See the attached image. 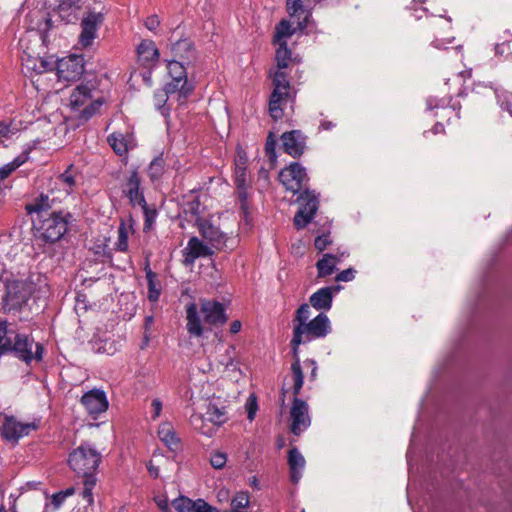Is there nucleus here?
Here are the masks:
<instances>
[{"mask_svg": "<svg viewBox=\"0 0 512 512\" xmlns=\"http://www.w3.org/2000/svg\"><path fill=\"white\" fill-rule=\"evenodd\" d=\"M286 6L289 15L297 19L298 28L304 30L311 17L310 8L305 5V0H287Z\"/></svg>", "mask_w": 512, "mask_h": 512, "instance_id": "obj_21", "label": "nucleus"}, {"mask_svg": "<svg viewBox=\"0 0 512 512\" xmlns=\"http://www.w3.org/2000/svg\"><path fill=\"white\" fill-rule=\"evenodd\" d=\"M279 48L276 51V62H277V70H283L288 67V62L291 59V51L287 47L286 41L278 44Z\"/></svg>", "mask_w": 512, "mask_h": 512, "instance_id": "obj_36", "label": "nucleus"}, {"mask_svg": "<svg viewBox=\"0 0 512 512\" xmlns=\"http://www.w3.org/2000/svg\"><path fill=\"white\" fill-rule=\"evenodd\" d=\"M35 428L33 423H22L13 416H6L1 425V432L6 440L17 442Z\"/></svg>", "mask_w": 512, "mask_h": 512, "instance_id": "obj_15", "label": "nucleus"}, {"mask_svg": "<svg viewBox=\"0 0 512 512\" xmlns=\"http://www.w3.org/2000/svg\"><path fill=\"white\" fill-rule=\"evenodd\" d=\"M245 407H246V411H247V418L250 421H252L255 418L257 408H258L256 398L251 395L247 399Z\"/></svg>", "mask_w": 512, "mask_h": 512, "instance_id": "obj_51", "label": "nucleus"}, {"mask_svg": "<svg viewBox=\"0 0 512 512\" xmlns=\"http://www.w3.org/2000/svg\"><path fill=\"white\" fill-rule=\"evenodd\" d=\"M169 96L170 95L164 89L156 91L153 97L154 106L157 109H162L166 104Z\"/></svg>", "mask_w": 512, "mask_h": 512, "instance_id": "obj_50", "label": "nucleus"}, {"mask_svg": "<svg viewBox=\"0 0 512 512\" xmlns=\"http://www.w3.org/2000/svg\"><path fill=\"white\" fill-rule=\"evenodd\" d=\"M139 60L144 66L153 65L159 58V50L152 40H143L137 49Z\"/></svg>", "mask_w": 512, "mask_h": 512, "instance_id": "obj_25", "label": "nucleus"}, {"mask_svg": "<svg viewBox=\"0 0 512 512\" xmlns=\"http://www.w3.org/2000/svg\"><path fill=\"white\" fill-rule=\"evenodd\" d=\"M164 171V160L160 157L155 158L148 167V174L152 180L158 179Z\"/></svg>", "mask_w": 512, "mask_h": 512, "instance_id": "obj_44", "label": "nucleus"}, {"mask_svg": "<svg viewBox=\"0 0 512 512\" xmlns=\"http://www.w3.org/2000/svg\"><path fill=\"white\" fill-rule=\"evenodd\" d=\"M248 187H237V195L240 203V209L243 213L244 220L249 224V205H248Z\"/></svg>", "mask_w": 512, "mask_h": 512, "instance_id": "obj_39", "label": "nucleus"}, {"mask_svg": "<svg viewBox=\"0 0 512 512\" xmlns=\"http://www.w3.org/2000/svg\"><path fill=\"white\" fill-rule=\"evenodd\" d=\"M68 221L62 212H51L43 215L34 224L35 239L43 243L53 244L59 241L67 231Z\"/></svg>", "mask_w": 512, "mask_h": 512, "instance_id": "obj_4", "label": "nucleus"}, {"mask_svg": "<svg viewBox=\"0 0 512 512\" xmlns=\"http://www.w3.org/2000/svg\"><path fill=\"white\" fill-rule=\"evenodd\" d=\"M205 415L207 416V421L214 425L216 430L227 421L225 407H218L214 403H209Z\"/></svg>", "mask_w": 512, "mask_h": 512, "instance_id": "obj_32", "label": "nucleus"}, {"mask_svg": "<svg viewBox=\"0 0 512 512\" xmlns=\"http://www.w3.org/2000/svg\"><path fill=\"white\" fill-rule=\"evenodd\" d=\"M298 202L300 208L294 216V225L302 229L309 224L316 214L319 206L317 195L308 189H305L299 196Z\"/></svg>", "mask_w": 512, "mask_h": 512, "instance_id": "obj_9", "label": "nucleus"}, {"mask_svg": "<svg viewBox=\"0 0 512 512\" xmlns=\"http://www.w3.org/2000/svg\"><path fill=\"white\" fill-rule=\"evenodd\" d=\"M151 407L153 409V419H156L160 416L162 411V402L159 399H154L151 402Z\"/></svg>", "mask_w": 512, "mask_h": 512, "instance_id": "obj_58", "label": "nucleus"}, {"mask_svg": "<svg viewBox=\"0 0 512 512\" xmlns=\"http://www.w3.org/2000/svg\"><path fill=\"white\" fill-rule=\"evenodd\" d=\"M34 291L33 283L27 280H11L6 283V292L2 298L6 313L18 312L27 304Z\"/></svg>", "mask_w": 512, "mask_h": 512, "instance_id": "obj_5", "label": "nucleus"}, {"mask_svg": "<svg viewBox=\"0 0 512 512\" xmlns=\"http://www.w3.org/2000/svg\"><path fill=\"white\" fill-rule=\"evenodd\" d=\"M14 133V130L11 129L9 124L0 122V143H2L4 139L10 138Z\"/></svg>", "mask_w": 512, "mask_h": 512, "instance_id": "obj_56", "label": "nucleus"}, {"mask_svg": "<svg viewBox=\"0 0 512 512\" xmlns=\"http://www.w3.org/2000/svg\"><path fill=\"white\" fill-rule=\"evenodd\" d=\"M331 330L330 321L326 314L320 313L305 326H294L293 338L291 340L294 362L291 365V371L294 380V392L299 394L303 386L304 375L298 356L299 345L309 342L312 339L323 338Z\"/></svg>", "mask_w": 512, "mask_h": 512, "instance_id": "obj_1", "label": "nucleus"}, {"mask_svg": "<svg viewBox=\"0 0 512 512\" xmlns=\"http://www.w3.org/2000/svg\"><path fill=\"white\" fill-rule=\"evenodd\" d=\"M107 141L113 151L119 156L126 155L129 149L133 147L132 136L129 134L114 132L108 136Z\"/></svg>", "mask_w": 512, "mask_h": 512, "instance_id": "obj_24", "label": "nucleus"}, {"mask_svg": "<svg viewBox=\"0 0 512 512\" xmlns=\"http://www.w3.org/2000/svg\"><path fill=\"white\" fill-rule=\"evenodd\" d=\"M168 73L173 80L179 81H188L187 73L183 66V64L178 60H172L168 62L167 65Z\"/></svg>", "mask_w": 512, "mask_h": 512, "instance_id": "obj_35", "label": "nucleus"}, {"mask_svg": "<svg viewBox=\"0 0 512 512\" xmlns=\"http://www.w3.org/2000/svg\"><path fill=\"white\" fill-rule=\"evenodd\" d=\"M305 458L296 447H293L288 452V465L290 469L291 481L296 484L302 477V472L305 468Z\"/></svg>", "mask_w": 512, "mask_h": 512, "instance_id": "obj_23", "label": "nucleus"}, {"mask_svg": "<svg viewBox=\"0 0 512 512\" xmlns=\"http://www.w3.org/2000/svg\"><path fill=\"white\" fill-rule=\"evenodd\" d=\"M227 462V456L223 452H213L210 457V463L215 469H222Z\"/></svg>", "mask_w": 512, "mask_h": 512, "instance_id": "obj_48", "label": "nucleus"}, {"mask_svg": "<svg viewBox=\"0 0 512 512\" xmlns=\"http://www.w3.org/2000/svg\"><path fill=\"white\" fill-rule=\"evenodd\" d=\"M26 161L25 157L18 156L12 162L5 164L0 168V179H6L11 175L13 171H15L18 167H20Z\"/></svg>", "mask_w": 512, "mask_h": 512, "instance_id": "obj_43", "label": "nucleus"}, {"mask_svg": "<svg viewBox=\"0 0 512 512\" xmlns=\"http://www.w3.org/2000/svg\"><path fill=\"white\" fill-rule=\"evenodd\" d=\"M131 227H128L124 222H121L118 227V239L116 248L118 251L126 252L128 250V237Z\"/></svg>", "mask_w": 512, "mask_h": 512, "instance_id": "obj_38", "label": "nucleus"}, {"mask_svg": "<svg viewBox=\"0 0 512 512\" xmlns=\"http://www.w3.org/2000/svg\"><path fill=\"white\" fill-rule=\"evenodd\" d=\"M27 67L34 70L38 74L52 71L54 69V63L46 59H28Z\"/></svg>", "mask_w": 512, "mask_h": 512, "instance_id": "obj_37", "label": "nucleus"}, {"mask_svg": "<svg viewBox=\"0 0 512 512\" xmlns=\"http://www.w3.org/2000/svg\"><path fill=\"white\" fill-rule=\"evenodd\" d=\"M146 278L148 282V299L150 301H157L160 296V290L156 288L155 278L156 275L151 269L146 270Z\"/></svg>", "mask_w": 512, "mask_h": 512, "instance_id": "obj_42", "label": "nucleus"}, {"mask_svg": "<svg viewBox=\"0 0 512 512\" xmlns=\"http://www.w3.org/2000/svg\"><path fill=\"white\" fill-rule=\"evenodd\" d=\"M141 207L143 208L144 214H145L144 230H149L155 220L156 211L149 210L146 203H145V206H141Z\"/></svg>", "mask_w": 512, "mask_h": 512, "instance_id": "obj_52", "label": "nucleus"}, {"mask_svg": "<svg viewBox=\"0 0 512 512\" xmlns=\"http://www.w3.org/2000/svg\"><path fill=\"white\" fill-rule=\"evenodd\" d=\"M283 150L290 156L300 157L306 147V137L300 130L285 132L281 136Z\"/></svg>", "mask_w": 512, "mask_h": 512, "instance_id": "obj_16", "label": "nucleus"}, {"mask_svg": "<svg viewBox=\"0 0 512 512\" xmlns=\"http://www.w3.org/2000/svg\"><path fill=\"white\" fill-rule=\"evenodd\" d=\"M275 145L276 141L273 138L272 133H269L265 145V152L271 162H274L276 160Z\"/></svg>", "mask_w": 512, "mask_h": 512, "instance_id": "obj_49", "label": "nucleus"}, {"mask_svg": "<svg viewBox=\"0 0 512 512\" xmlns=\"http://www.w3.org/2000/svg\"><path fill=\"white\" fill-rule=\"evenodd\" d=\"M157 505L163 511L168 510V501L167 500H159V501H157Z\"/></svg>", "mask_w": 512, "mask_h": 512, "instance_id": "obj_64", "label": "nucleus"}, {"mask_svg": "<svg viewBox=\"0 0 512 512\" xmlns=\"http://www.w3.org/2000/svg\"><path fill=\"white\" fill-rule=\"evenodd\" d=\"M184 264L192 265L197 258L213 255V250L197 237H191L183 250Z\"/></svg>", "mask_w": 512, "mask_h": 512, "instance_id": "obj_18", "label": "nucleus"}, {"mask_svg": "<svg viewBox=\"0 0 512 512\" xmlns=\"http://www.w3.org/2000/svg\"><path fill=\"white\" fill-rule=\"evenodd\" d=\"M69 102L71 108L79 110L85 120L91 118L102 105L100 99L92 101L91 89L87 85L77 86L71 93Z\"/></svg>", "mask_w": 512, "mask_h": 512, "instance_id": "obj_7", "label": "nucleus"}, {"mask_svg": "<svg viewBox=\"0 0 512 512\" xmlns=\"http://www.w3.org/2000/svg\"><path fill=\"white\" fill-rule=\"evenodd\" d=\"M65 496L66 495L62 494V493H58V494L53 495L52 503L55 505V508H58L61 505V503L65 499Z\"/></svg>", "mask_w": 512, "mask_h": 512, "instance_id": "obj_60", "label": "nucleus"}, {"mask_svg": "<svg viewBox=\"0 0 512 512\" xmlns=\"http://www.w3.org/2000/svg\"><path fill=\"white\" fill-rule=\"evenodd\" d=\"M105 12H95L89 10L86 12L81 20V33L79 35V43L83 47H89L92 45L94 39L97 36L99 27L104 22Z\"/></svg>", "mask_w": 512, "mask_h": 512, "instance_id": "obj_11", "label": "nucleus"}, {"mask_svg": "<svg viewBox=\"0 0 512 512\" xmlns=\"http://www.w3.org/2000/svg\"><path fill=\"white\" fill-rule=\"evenodd\" d=\"M200 235L211 247L217 250L232 249L235 244L233 238H229L218 227L214 226L207 220L198 223Z\"/></svg>", "mask_w": 512, "mask_h": 512, "instance_id": "obj_10", "label": "nucleus"}, {"mask_svg": "<svg viewBox=\"0 0 512 512\" xmlns=\"http://www.w3.org/2000/svg\"><path fill=\"white\" fill-rule=\"evenodd\" d=\"M249 505V496L245 492L238 493L231 501L232 509L240 510Z\"/></svg>", "mask_w": 512, "mask_h": 512, "instance_id": "obj_47", "label": "nucleus"}, {"mask_svg": "<svg viewBox=\"0 0 512 512\" xmlns=\"http://www.w3.org/2000/svg\"><path fill=\"white\" fill-rule=\"evenodd\" d=\"M95 484L96 477L85 478L83 481L84 488L82 491V496L83 499L86 500L88 504L93 503L92 489L94 488Z\"/></svg>", "mask_w": 512, "mask_h": 512, "instance_id": "obj_46", "label": "nucleus"}, {"mask_svg": "<svg viewBox=\"0 0 512 512\" xmlns=\"http://www.w3.org/2000/svg\"><path fill=\"white\" fill-rule=\"evenodd\" d=\"M81 403L86 408L87 412L93 416L105 412L108 408L105 393L97 389L85 393L81 398Z\"/></svg>", "mask_w": 512, "mask_h": 512, "instance_id": "obj_17", "label": "nucleus"}, {"mask_svg": "<svg viewBox=\"0 0 512 512\" xmlns=\"http://www.w3.org/2000/svg\"><path fill=\"white\" fill-rule=\"evenodd\" d=\"M200 314L205 323L209 325H222L227 317L222 303L213 300H200V310L197 304L191 303L186 308L187 331L190 335L200 337L203 334Z\"/></svg>", "mask_w": 512, "mask_h": 512, "instance_id": "obj_2", "label": "nucleus"}, {"mask_svg": "<svg viewBox=\"0 0 512 512\" xmlns=\"http://www.w3.org/2000/svg\"><path fill=\"white\" fill-rule=\"evenodd\" d=\"M331 244V240L329 235H319L315 238L314 246L318 251H323L327 248L328 245Z\"/></svg>", "mask_w": 512, "mask_h": 512, "instance_id": "obj_54", "label": "nucleus"}, {"mask_svg": "<svg viewBox=\"0 0 512 512\" xmlns=\"http://www.w3.org/2000/svg\"><path fill=\"white\" fill-rule=\"evenodd\" d=\"M340 258L332 254H324L316 263L318 277L324 278L334 273Z\"/></svg>", "mask_w": 512, "mask_h": 512, "instance_id": "obj_29", "label": "nucleus"}, {"mask_svg": "<svg viewBox=\"0 0 512 512\" xmlns=\"http://www.w3.org/2000/svg\"><path fill=\"white\" fill-rule=\"evenodd\" d=\"M294 30L291 28V24L288 20H282L275 27L274 42L277 44L283 43L285 39L291 37Z\"/></svg>", "mask_w": 512, "mask_h": 512, "instance_id": "obj_34", "label": "nucleus"}, {"mask_svg": "<svg viewBox=\"0 0 512 512\" xmlns=\"http://www.w3.org/2000/svg\"><path fill=\"white\" fill-rule=\"evenodd\" d=\"M55 202V198L50 199L49 195L41 194L33 204L27 205L26 209L28 213H37L40 217L43 215L48 216L49 210L53 207V203Z\"/></svg>", "mask_w": 512, "mask_h": 512, "instance_id": "obj_30", "label": "nucleus"}, {"mask_svg": "<svg viewBox=\"0 0 512 512\" xmlns=\"http://www.w3.org/2000/svg\"><path fill=\"white\" fill-rule=\"evenodd\" d=\"M158 436L160 440L173 452L180 449V438L176 435L174 427L169 422H164L159 426Z\"/></svg>", "mask_w": 512, "mask_h": 512, "instance_id": "obj_26", "label": "nucleus"}, {"mask_svg": "<svg viewBox=\"0 0 512 512\" xmlns=\"http://www.w3.org/2000/svg\"><path fill=\"white\" fill-rule=\"evenodd\" d=\"M7 321H0V350L7 352V348L10 347L11 338L8 336L9 334Z\"/></svg>", "mask_w": 512, "mask_h": 512, "instance_id": "obj_45", "label": "nucleus"}, {"mask_svg": "<svg viewBox=\"0 0 512 512\" xmlns=\"http://www.w3.org/2000/svg\"><path fill=\"white\" fill-rule=\"evenodd\" d=\"M356 271L353 268H348L338 273L335 277L337 282H349L355 278Z\"/></svg>", "mask_w": 512, "mask_h": 512, "instance_id": "obj_53", "label": "nucleus"}, {"mask_svg": "<svg viewBox=\"0 0 512 512\" xmlns=\"http://www.w3.org/2000/svg\"><path fill=\"white\" fill-rule=\"evenodd\" d=\"M56 69L59 80H78L84 72V59L79 55H71L59 60Z\"/></svg>", "mask_w": 512, "mask_h": 512, "instance_id": "obj_13", "label": "nucleus"}, {"mask_svg": "<svg viewBox=\"0 0 512 512\" xmlns=\"http://www.w3.org/2000/svg\"><path fill=\"white\" fill-rule=\"evenodd\" d=\"M502 107L512 115V92L508 93L505 101L502 103Z\"/></svg>", "mask_w": 512, "mask_h": 512, "instance_id": "obj_59", "label": "nucleus"}, {"mask_svg": "<svg viewBox=\"0 0 512 512\" xmlns=\"http://www.w3.org/2000/svg\"><path fill=\"white\" fill-rule=\"evenodd\" d=\"M311 309L309 304L304 303L296 311L294 318V326H305L310 318Z\"/></svg>", "mask_w": 512, "mask_h": 512, "instance_id": "obj_41", "label": "nucleus"}, {"mask_svg": "<svg viewBox=\"0 0 512 512\" xmlns=\"http://www.w3.org/2000/svg\"><path fill=\"white\" fill-rule=\"evenodd\" d=\"M101 458V454L91 445L82 444L69 454L68 464L79 477L85 479L95 477Z\"/></svg>", "mask_w": 512, "mask_h": 512, "instance_id": "obj_3", "label": "nucleus"}, {"mask_svg": "<svg viewBox=\"0 0 512 512\" xmlns=\"http://www.w3.org/2000/svg\"><path fill=\"white\" fill-rule=\"evenodd\" d=\"M160 25V20L157 15H151L145 20V27L150 31H156Z\"/></svg>", "mask_w": 512, "mask_h": 512, "instance_id": "obj_57", "label": "nucleus"}, {"mask_svg": "<svg viewBox=\"0 0 512 512\" xmlns=\"http://www.w3.org/2000/svg\"><path fill=\"white\" fill-rule=\"evenodd\" d=\"M273 91L269 101V112L273 119L278 120L283 115L282 101L289 97L290 83L287 74L277 70L273 74Z\"/></svg>", "mask_w": 512, "mask_h": 512, "instance_id": "obj_8", "label": "nucleus"}, {"mask_svg": "<svg viewBox=\"0 0 512 512\" xmlns=\"http://www.w3.org/2000/svg\"><path fill=\"white\" fill-rule=\"evenodd\" d=\"M140 183V177L138 173L134 171L129 176L123 191L132 205L145 206L146 201L143 194L140 192Z\"/></svg>", "mask_w": 512, "mask_h": 512, "instance_id": "obj_22", "label": "nucleus"}, {"mask_svg": "<svg viewBox=\"0 0 512 512\" xmlns=\"http://www.w3.org/2000/svg\"><path fill=\"white\" fill-rule=\"evenodd\" d=\"M170 96L177 95L178 101H184L193 91V86L188 81L171 80L163 88Z\"/></svg>", "mask_w": 512, "mask_h": 512, "instance_id": "obj_27", "label": "nucleus"}, {"mask_svg": "<svg viewBox=\"0 0 512 512\" xmlns=\"http://www.w3.org/2000/svg\"><path fill=\"white\" fill-rule=\"evenodd\" d=\"M279 179L284 187L293 193L299 192L308 182L306 171L298 162H293L281 170Z\"/></svg>", "mask_w": 512, "mask_h": 512, "instance_id": "obj_12", "label": "nucleus"}, {"mask_svg": "<svg viewBox=\"0 0 512 512\" xmlns=\"http://www.w3.org/2000/svg\"><path fill=\"white\" fill-rule=\"evenodd\" d=\"M190 423L195 430L208 437H212L217 431L215 426L207 421V416L200 413L192 414Z\"/></svg>", "mask_w": 512, "mask_h": 512, "instance_id": "obj_31", "label": "nucleus"}, {"mask_svg": "<svg viewBox=\"0 0 512 512\" xmlns=\"http://www.w3.org/2000/svg\"><path fill=\"white\" fill-rule=\"evenodd\" d=\"M293 393H295L293 391ZM293 404L290 410L291 425L290 430L294 435H300L309 425L310 417L308 415V405L305 401L297 398L294 394Z\"/></svg>", "mask_w": 512, "mask_h": 512, "instance_id": "obj_14", "label": "nucleus"}, {"mask_svg": "<svg viewBox=\"0 0 512 512\" xmlns=\"http://www.w3.org/2000/svg\"><path fill=\"white\" fill-rule=\"evenodd\" d=\"M235 184L236 187H249L250 178L247 174L244 163L236 164L235 167Z\"/></svg>", "mask_w": 512, "mask_h": 512, "instance_id": "obj_40", "label": "nucleus"}, {"mask_svg": "<svg viewBox=\"0 0 512 512\" xmlns=\"http://www.w3.org/2000/svg\"><path fill=\"white\" fill-rule=\"evenodd\" d=\"M13 352L16 357L29 364L33 359L40 361L43 357V346L35 343L32 338L24 334H16L14 340H10L7 353Z\"/></svg>", "mask_w": 512, "mask_h": 512, "instance_id": "obj_6", "label": "nucleus"}, {"mask_svg": "<svg viewBox=\"0 0 512 512\" xmlns=\"http://www.w3.org/2000/svg\"><path fill=\"white\" fill-rule=\"evenodd\" d=\"M431 131H432L433 134H443V133H445V127H444V125L442 123L437 122L433 126Z\"/></svg>", "mask_w": 512, "mask_h": 512, "instance_id": "obj_62", "label": "nucleus"}, {"mask_svg": "<svg viewBox=\"0 0 512 512\" xmlns=\"http://www.w3.org/2000/svg\"><path fill=\"white\" fill-rule=\"evenodd\" d=\"M454 39L453 36L451 37H444L442 33H438V35L435 37L433 41V45L435 48H444L446 44H450L452 40Z\"/></svg>", "mask_w": 512, "mask_h": 512, "instance_id": "obj_55", "label": "nucleus"}, {"mask_svg": "<svg viewBox=\"0 0 512 512\" xmlns=\"http://www.w3.org/2000/svg\"><path fill=\"white\" fill-rule=\"evenodd\" d=\"M241 330V322L236 320L231 323L230 332L236 334Z\"/></svg>", "mask_w": 512, "mask_h": 512, "instance_id": "obj_63", "label": "nucleus"}, {"mask_svg": "<svg viewBox=\"0 0 512 512\" xmlns=\"http://www.w3.org/2000/svg\"><path fill=\"white\" fill-rule=\"evenodd\" d=\"M340 285L323 287L310 296V304L317 310H329L332 306L333 295L341 290Z\"/></svg>", "mask_w": 512, "mask_h": 512, "instance_id": "obj_19", "label": "nucleus"}, {"mask_svg": "<svg viewBox=\"0 0 512 512\" xmlns=\"http://www.w3.org/2000/svg\"><path fill=\"white\" fill-rule=\"evenodd\" d=\"M172 51L175 56L189 60L193 54V45L188 39L179 40L172 45Z\"/></svg>", "mask_w": 512, "mask_h": 512, "instance_id": "obj_33", "label": "nucleus"}, {"mask_svg": "<svg viewBox=\"0 0 512 512\" xmlns=\"http://www.w3.org/2000/svg\"><path fill=\"white\" fill-rule=\"evenodd\" d=\"M76 171L73 165H70L63 173H61L55 180V186L62 189L65 195H69L76 184L75 180Z\"/></svg>", "mask_w": 512, "mask_h": 512, "instance_id": "obj_28", "label": "nucleus"}, {"mask_svg": "<svg viewBox=\"0 0 512 512\" xmlns=\"http://www.w3.org/2000/svg\"><path fill=\"white\" fill-rule=\"evenodd\" d=\"M147 469L149 471V473L154 477V478H157L159 476V468L157 466H155L152 461H150L148 464H147Z\"/></svg>", "mask_w": 512, "mask_h": 512, "instance_id": "obj_61", "label": "nucleus"}, {"mask_svg": "<svg viewBox=\"0 0 512 512\" xmlns=\"http://www.w3.org/2000/svg\"><path fill=\"white\" fill-rule=\"evenodd\" d=\"M178 512H219L217 508L209 505L203 499L195 501L187 497H180L172 502Z\"/></svg>", "mask_w": 512, "mask_h": 512, "instance_id": "obj_20", "label": "nucleus"}]
</instances>
